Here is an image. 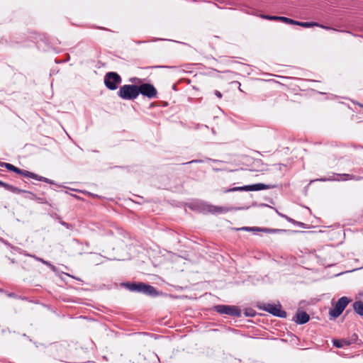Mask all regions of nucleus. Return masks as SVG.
Masks as SVG:
<instances>
[{
  "label": "nucleus",
  "instance_id": "1",
  "mask_svg": "<svg viewBox=\"0 0 363 363\" xmlns=\"http://www.w3.org/2000/svg\"><path fill=\"white\" fill-rule=\"evenodd\" d=\"M123 285L132 292L141 293L152 297H156L159 295V292L155 287L144 282H126Z\"/></svg>",
  "mask_w": 363,
  "mask_h": 363
},
{
  "label": "nucleus",
  "instance_id": "2",
  "mask_svg": "<svg viewBox=\"0 0 363 363\" xmlns=\"http://www.w3.org/2000/svg\"><path fill=\"white\" fill-rule=\"evenodd\" d=\"M0 167H5L9 171L15 172V173H16L18 174L23 175L25 177L32 178L33 179H35V180H38V181H40V182H44L45 183H48V184H55L53 180H51V179H50L48 178L40 176V175H38L37 174H35L33 172H29V171H27V170H24V169H20L18 167H16V166L13 165L12 164H10V163L0 162Z\"/></svg>",
  "mask_w": 363,
  "mask_h": 363
},
{
  "label": "nucleus",
  "instance_id": "3",
  "mask_svg": "<svg viewBox=\"0 0 363 363\" xmlns=\"http://www.w3.org/2000/svg\"><path fill=\"white\" fill-rule=\"evenodd\" d=\"M118 96L123 100H135L139 96L137 84H125L120 86Z\"/></svg>",
  "mask_w": 363,
  "mask_h": 363
},
{
  "label": "nucleus",
  "instance_id": "4",
  "mask_svg": "<svg viewBox=\"0 0 363 363\" xmlns=\"http://www.w3.org/2000/svg\"><path fill=\"white\" fill-rule=\"evenodd\" d=\"M213 309L219 314H225L233 318H240L242 315V311L237 306L216 305L213 306Z\"/></svg>",
  "mask_w": 363,
  "mask_h": 363
},
{
  "label": "nucleus",
  "instance_id": "5",
  "mask_svg": "<svg viewBox=\"0 0 363 363\" xmlns=\"http://www.w3.org/2000/svg\"><path fill=\"white\" fill-rule=\"evenodd\" d=\"M257 308L260 310L268 312L274 316L279 318H286L287 313L285 311L282 310V306L280 303L277 305L273 303H259Z\"/></svg>",
  "mask_w": 363,
  "mask_h": 363
},
{
  "label": "nucleus",
  "instance_id": "6",
  "mask_svg": "<svg viewBox=\"0 0 363 363\" xmlns=\"http://www.w3.org/2000/svg\"><path fill=\"white\" fill-rule=\"evenodd\" d=\"M122 82L121 77L115 72H108L104 76V84L109 90H116Z\"/></svg>",
  "mask_w": 363,
  "mask_h": 363
},
{
  "label": "nucleus",
  "instance_id": "7",
  "mask_svg": "<svg viewBox=\"0 0 363 363\" xmlns=\"http://www.w3.org/2000/svg\"><path fill=\"white\" fill-rule=\"evenodd\" d=\"M197 208L203 214H221L228 211V209L225 207L216 206L203 202L199 203Z\"/></svg>",
  "mask_w": 363,
  "mask_h": 363
},
{
  "label": "nucleus",
  "instance_id": "8",
  "mask_svg": "<svg viewBox=\"0 0 363 363\" xmlns=\"http://www.w3.org/2000/svg\"><path fill=\"white\" fill-rule=\"evenodd\" d=\"M350 301L351 299L347 296H342L339 298L334 308L330 311V315L335 318L339 317Z\"/></svg>",
  "mask_w": 363,
  "mask_h": 363
},
{
  "label": "nucleus",
  "instance_id": "9",
  "mask_svg": "<svg viewBox=\"0 0 363 363\" xmlns=\"http://www.w3.org/2000/svg\"><path fill=\"white\" fill-rule=\"evenodd\" d=\"M138 94L150 99H155L157 96V91L153 84L150 83H143L138 85Z\"/></svg>",
  "mask_w": 363,
  "mask_h": 363
},
{
  "label": "nucleus",
  "instance_id": "10",
  "mask_svg": "<svg viewBox=\"0 0 363 363\" xmlns=\"http://www.w3.org/2000/svg\"><path fill=\"white\" fill-rule=\"evenodd\" d=\"M310 320L309 315L303 311L298 310L295 315L293 317L292 320L296 324L303 325L308 323Z\"/></svg>",
  "mask_w": 363,
  "mask_h": 363
},
{
  "label": "nucleus",
  "instance_id": "11",
  "mask_svg": "<svg viewBox=\"0 0 363 363\" xmlns=\"http://www.w3.org/2000/svg\"><path fill=\"white\" fill-rule=\"evenodd\" d=\"M261 17L264 19L272 20V21H279L288 24H291L294 23V20L284 17V16H269V15H262Z\"/></svg>",
  "mask_w": 363,
  "mask_h": 363
},
{
  "label": "nucleus",
  "instance_id": "12",
  "mask_svg": "<svg viewBox=\"0 0 363 363\" xmlns=\"http://www.w3.org/2000/svg\"><path fill=\"white\" fill-rule=\"evenodd\" d=\"M274 95V91H271L268 88H262L259 94L257 96V99L259 101H264L267 98Z\"/></svg>",
  "mask_w": 363,
  "mask_h": 363
},
{
  "label": "nucleus",
  "instance_id": "13",
  "mask_svg": "<svg viewBox=\"0 0 363 363\" xmlns=\"http://www.w3.org/2000/svg\"><path fill=\"white\" fill-rule=\"evenodd\" d=\"M274 186L269 184H264L262 183L254 184L251 185H247L248 191H261L265 189H269L272 188Z\"/></svg>",
  "mask_w": 363,
  "mask_h": 363
},
{
  "label": "nucleus",
  "instance_id": "14",
  "mask_svg": "<svg viewBox=\"0 0 363 363\" xmlns=\"http://www.w3.org/2000/svg\"><path fill=\"white\" fill-rule=\"evenodd\" d=\"M292 25H298V26H302V27H305V28H310V27H313V26H318V27H320V28H325V29H330V27L320 25L318 23H315V22H300V21H296L294 20V23H292Z\"/></svg>",
  "mask_w": 363,
  "mask_h": 363
},
{
  "label": "nucleus",
  "instance_id": "15",
  "mask_svg": "<svg viewBox=\"0 0 363 363\" xmlns=\"http://www.w3.org/2000/svg\"><path fill=\"white\" fill-rule=\"evenodd\" d=\"M0 186L4 187L7 191H9L13 194H19L21 192H24L23 189H21L18 187H16L13 185H11L8 183L4 182L1 180H0Z\"/></svg>",
  "mask_w": 363,
  "mask_h": 363
},
{
  "label": "nucleus",
  "instance_id": "16",
  "mask_svg": "<svg viewBox=\"0 0 363 363\" xmlns=\"http://www.w3.org/2000/svg\"><path fill=\"white\" fill-rule=\"evenodd\" d=\"M337 177L335 179L337 181H347V180H360L362 179L361 177L355 176L354 174H337Z\"/></svg>",
  "mask_w": 363,
  "mask_h": 363
},
{
  "label": "nucleus",
  "instance_id": "17",
  "mask_svg": "<svg viewBox=\"0 0 363 363\" xmlns=\"http://www.w3.org/2000/svg\"><path fill=\"white\" fill-rule=\"evenodd\" d=\"M278 214L281 216L282 218H285L288 222L295 225H297L300 228H304V229H307L308 228V225L304 223H302V222H300V221H297L291 218H290L289 216H286V215H284V214H282L281 213H278Z\"/></svg>",
  "mask_w": 363,
  "mask_h": 363
},
{
  "label": "nucleus",
  "instance_id": "18",
  "mask_svg": "<svg viewBox=\"0 0 363 363\" xmlns=\"http://www.w3.org/2000/svg\"><path fill=\"white\" fill-rule=\"evenodd\" d=\"M353 311L359 316L363 317V301H356L352 303Z\"/></svg>",
  "mask_w": 363,
  "mask_h": 363
},
{
  "label": "nucleus",
  "instance_id": "19",
  "mask_svg": "<svg viewBox=\"0 0 363 363\" xmlns=\"http://www.w3.org/2000/svg\"><path fill=\"white\" fill-rule=\"evenodd\" d=\"M333 344L337 348H342L344 346L350 345L351 342H350L349 340H347L345 339H342V340L334 339V340H333Z\"/></svg>",
  "mask_w": 363,
  "mask_h": 363
},
{
  "label": "nucleus",
  "instance_id": "20",
  "mask_svg": "<svg viewBox=\"0 0 363 363\" xmlns=\"http://www.w3.org/2000/svg\"><path fill=\"white\" fill-rule=\"evenodd\" d=\"M233 191H248L247 185L242 186L233 187L228 189L223 190L224 193H229Z\"/></svg>",
  "mask_w": 363,
  "mask_h": 363
},
{
  "label": "nucleus",
  "instance_id": "21",
  "mask_svg": "<svg viewBox=\"0 0 363 363\" xmlns=\"http://www.w3.org/2000/svg\"><path fill=\"white\" fill-rule=\"evenodd\" d=\"M25 191L23 193H26V194H28L30 196L29 197L30 199H35V200H37L40 203H47V201H45V199L44 198H40V197H37L36 195L35 194H33V192L31 191H26V190H24Z\"/></svg>",
  "mask_w": 363,
  "mask_h": 363
},
{
  "label": "nucleus",
  "instance_id": "22",
  "mask_svg": "<svg viewBox=\"0 0 363 363\" xmlns=\"http://www.w3.org/2000/svg\"><path fill=\"white\" fill-rule=\"evenodd\" d=\"M259 232H265V233H274L278 232H286V230H281V229H271V228H259L257 229Z\"/></svg>",
  "mask_w": 363,
  "mask_h": 363
},
{
  "label": "nucleus",
  "instance_id": "23",
  "mask_svg": "<svg viewBox=\"0 0 363 363\" xmlns=\"http://www.w3.org/2000/svg\"><path fill=\"white\" fill-rule=\"evenodd\" d=\"M256 313V311L252 308H246L244 312L246 317H254Z\"/></svg>",
  "mask_w": 363,
  "mask_h": 363
},
{
  "label": "nucleus",
  "instance_id": "24",
  "mask_svg": "<svg viewBox=\"0 0 363 363\" xmlns=\"http://www.w3.org/2000/svg\"><path fill=\"white\" fill-rule=\"evenodd\" d=\"M257 228H259L258 227H242L241 228L240 230H245V231H257Z\"/></svg>",
  "mask_w": 363,
  "mask_h": 363
},
{
  "label": "nucleus",
  "instance_id": "25",
  "mask_svg": "<svg viewBox=\"0 0 363 363\" xmlns=\"http://www.w3.org/2000/svg\"><path fill=\"white\" fill-rule=\"evenodd\" d=\"M130 82H135V83L138 84L137 85H140L142 84L143 79L138 78V77H133V78L130 79Z\"/></svg>",
  "mask_w": 363,
  "mask_h": 363
},
{
  "label": "nucleus",
  "instance_id": "26",
  "mask_svg": "<svg viewBox=\"0 0 363 363\" xmlns=\"http://www.w3.org/2000/svg\"><path fill=\"white\" fill-rule=\"evenodd\" d=\"M62 225L65 226L67 229H72L73 225L70 223H68L67 222L62 223Z\"/></svg>",
  "mask_w": 363,
  "mask_h": 363
},
{
  "label": "nucleus",
  "instance_id": "27",
  "mask_svg": "<svg viewBox=\"0 0 363 363\" xmlns=\"http://www.w3.org/2000/svg\"><path fill=\"white\" fill-rule=\"evenodd\" d=\"M214 94L218 98V99H221L223 95L221 94L220 91H218V90H215L214 91Z\"/></svg>",
  "mask_w": 363,
  "mask_h": 363
},
{
  "label": "nucleus",
  "instance_id": "28",
  "mask_svg": "<svg viewBox=\"0 0 363 363\" xmlns=\"http://www.w3.org/2000/svg\"><path fill=\"white\" fill-rule=\"evenodd\" d=\"M89 196L92 197V198H99L100 196L97 194H92V193H88Z\"/></svg>",
  "mask_w": 363,
  "mask_h": 363
},
{
  "label": "nucleus",
  "instance_id": "29",
  "mask_svg": "<svg viewBox=\"0 0 363 363\" xmlns=\"http://www.w3.org/2000/svg\"><path fill=\"white\" fill-rule=\"evenodd\" d=\"M58 222L62 225V223H64V221L62 220L61 218H57Z\"/></svg>",
  "mask_w": 363,
  "mask_h": 363
},
{
  "label": "nucleus",
  "instance_id": "30",
  "mask_svg": "<svg viewBox=\"0 0 363 363\" xmlns=\"http://www.w3.org/2000/svg\"><path fill=\"white\" fill-rule=\"evenodd\" d=\"M238 89H239V90H240V91H242V88H240V84H239V87H238Z\"/></svg>",
  "mask_w": 363,
  "mask_h": 363
},
{
  "label": "nucleus",
  "instance_id": "31",
  "mask_svg": "<svg viewBox=\"0 0 363 363\" xmlns=\"http://www.w3.org/2000/svg\"><path fill=\"white\" fill-rule=\"evenodd\" d=\"M168 105V103L167 102H164L163 103V106H167Z\"/></svg>",
  "mask_w": 363,
  "mask_h": 363
},
{
  "label": "nucleus",
  "instance_id": "32",
  "mask_svg": "<svg viewBox=\"0 0 363 363\" xmlns=\"http://www.w3.org/2000/svg\"><path fill=\"white\" fill-rule=\"evenodd\" d=\"M357 104H358L360 107L363 108V104H360V103H357Z\"/></svg>",
  "mask_w": 363,
  "mask_h": 363
},
{
  "label": "nucleus",
  "instance_id": "33",
  "mask_svg": "<svg viewBox=\"0 0 363 363\" xmlns=\"http://www.w3.org/2000/svg\"><path fill=\"white\" fill-rule=\"evenodd\" d=\"M172 88H173V89L177 90V89H176V85H175V84H174V85H173V87H172Z\"/></svg>",
  "mask_w": 363,
  "mask_h": 363
},
{
  "label": "nucleus",
  "instance_id": "34",
  "mask_svg": "<svg viewBox=\"0 0 363 363\" xmlns=\"http://www.w3.org/2000/svg\"><path fill=\"white\" fill-rule=\"evenodd\" d=\"M157 66H155V67H152V68H157Z\"/></svg>",
  "mask_w": 363,
  "mask_h": 363
}]
</instances>
